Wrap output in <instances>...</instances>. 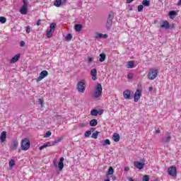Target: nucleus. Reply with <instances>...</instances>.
<instances>
[{
	"mask_svg": "<svg viewBox=\"0 0 181 181\" xmlns=\"http://www.w3.org/2000/svg\"><path fill=\"white\" fill-rule=\"evenodd\" d=\"M101 94H103V86L101 83H98L95 86L93 97V98H100V97H101Z\"/></svg>",
	"mask_w": 181,
	"mask_h": 181,
	"instance_id": "1",
	"label": "nucleus"
},
{
	"mask_svg": "<svg viewBox=\"0 0 181 181\" xmlns=\"http://www.w3.org/2000/svg\"><path fill=\"white\" fill-rule=\"evenodd\" d=\"M62 139H63V137H59L54 141H47L45 143L43 146H41L39 148V149L40 151H42V149H45V148H48L49 146H54L56 144H59V142H61Z\"/></svg>",
	"mask_w": 181,
	"mask_h": 181,
	"instance_id": "2",
	"label": "nucleus"
},
{
	"mask_svg": "<svg viewBox=\"0 0 181 181\" xmlns=\"http://www.w3.org/2000/svg\"><path fill=\"white\" fill-rule=\"evenodd\" d=\"M159 74V71L155 68H151L148 70L147 78L148 80H155L158 77V74Z\"/></svg>",
	"mask_w": 181,
	"mask_h": 181,
	"instance_id": "3",
	"label": "nucleus"
},
{
	"mask_svg": "<svg viewBox=\"0 0 181 181\" xmlns=\"http://www.w3.org/2000/svg\"><path fill=\"white\" fill-rule=\"evenodd\" d=\"M86 81L82 79L79 81H78L76 84V88L78 93H81V94L84 93L86 91Z\"/></svg>",
	"mask_w": 181,
	"mask_h": 181,
	"instance_id": "4",
	"label": "nucleus"
},
{
	"mask_svg": "<svg viewBox=\"0 0 181 181\" xmlns=\"http://www.w3.org/2000/svg\"><path fill=\"white\" fill-rule=\"evenodd\" d=\"M30 148V141L28 139H24L21 142L22 151H28Z\"/></svg>",
	"mask_w": 181,
	"mask_h": 181,
	"instance_id": "5",
	"label": "nucleus"
},
{
	"mask_svg": "<svg viewBox=\"0 0 181 181\" xmlns=\"http://www.w3.org/2000/svg\"><path fill=\"white\" fill-rule=\"evenodd\" d=\"M168 173L169 176H172L173 177H176L177 176V171L176 170V167L171 166L168 168Z\"/></svg>",
	"mask_w": 181,
	"mask_h": 181,
	"instance_id": "6",
	"label": "nucleus"
},
{
	"mask_svg": "<svg viewBox=\"0 0 181 181\" xmlns=\"http://www.w3.org/2000/svg\"><path fill=\"white\" fill-rule=\"evenodd\" d=\"M47 76H49V72H47V71H41L39 77H37V78H36L37 83L42 81L43 80V78H45V77H47Z\"/></svg>",
	"mask_w": 181,
	"mask_h": 181,
	"instance_id": "7",
	"label": "nucleus"
},
{
	"mask_svg": "<svg viewBox=\"0 0 181 181\" xmlns=\"http://www.w3.org/2000/svg\"><path fill=\"white\" fill-rule=\"evenodd\" d=\"M142 96V92L137 89L134 95V103H138Z\"/></svg>",
	"mask_w": 181,
	"mask_h": 181,
	"instance_id": "8",
	"label": "nucleus"
},
{
	"mask_svg": "<svg viewBox=\"0 0 181 181\" xmlns=\"http://www.w3.org/2000/svg\"><path fill=\"white\" fill-rule=\"evenodd\" d=\"M111 26H112V16H111V14H110L108 16L107 21L106 23V28H107V30H110V29H111Z\"/></svg>",
	"mask_w": 181,
	"mask_h": 181,
	"instance_id": "9",
	"label": "nucleus"
},
{
	"mask_svg": "<svg viewBox=\"0 0 181 181\" xmlns=\"http://www.w3.org/2000/svg\"><path fill=\"white\" fill-rule=\"evenodd\" d=\"M108 35L107 34H101L100 33H96L95 34V39H107Z\"/></svg>",
	"mask_w": 181,
	"mask_h": 181,
	"instance_id": "10",
	"label": "nucleus"
},
{
	"mask_svg": "<svg viewBox=\"0 0 181 181\" xmlns=\"http://www.w3.org/2000/svg\"><path fill=\"white\" fill-rule=\"evenodd\" d=\"M170 26L168 21H163L160 25V29H169Z\"/></svg>",
	"mask_w": 181,
	"mask_h": 181,
	"instance_id": "11",
	"label": "nucleus"
},
{
	"mask_svg": "<svg viewBox=\"0 0 181 181\" xmlns=\"http://www.w3.org/2000/svg\"><path fill=\"white\" fill-rule=\"evenodd\" d=\"M171 136L170 133H166L165 138L161 139V142L163 144H168V142H170Z\"/></svg>",
	"mask_w": 181,
	"mask_h": 181,
	"instance_id": "12",
	"label": "nucleus"
},
{
	"mask_svg": "<svg viewBox=\"0 0 181 181\" xmlns=\"http://www.w3.org/2000/svg\"><path fill=\"white\" fill-rule=\"evenodd\" d=\"M123 97L125 100H130L131 99V90H125L123 92Z\"/></svg>",
	"mask_w": 181,
	"mask_h": 181,
	"instance_id": "13",
	"label": "nucleus"
},
{
	"mask_svg": "<svg viewBox=\"0 0 181 181\" xmlns=\"http://www.w3.org/2000/svg\"><path fill=\"white\" fill-rule=\"evenodd\" d=\"M21 15H26L28 13V4H23L20 9Z\"/></svg>",
	"mask_w": 181,
	"mask_h": 181,
	"instance_id": "14",
	"label": "nucleus"
},
{
	"mask_svg": "<svg viewBox=\"0 0 181 181\" xmlns=\"http://www.w3.org/2000/svg\"><path fill=\"white\" fill-rule=\"evenodd\" d=\"M90 76H91L92 80H93V81H95V80H97V69H91Z\"/></svg>",
	"mask_w": 181,
	"mask_h": 181,
	"instance_id": "15",
	"label": "nucleus"
},
{
	"mask_svg": "<svg viewBox=\"0 0 181 181\" xmlns=\"http://www.w3.org/2000/svg\"><path fill=\"white\" fill-rule=\"evenodd\" d=\"M63 162H64V158L62 157L59 159V162L58 163V168L59 170H63V168H64V163Z\"/></svg>",
	"mask_w": 181,
	"mask_h": 181,
	"instance_id": "16",
	"label": "nucleus"
},
{
	"mask_svg": "<svg viewBox=\"0 0 181 181\" xmlns=\"http://www.w3.org/2000/svg\"><path fill=\"white\" fill-rule=\"evenodd\" d=\"M100 144L102 146H107V145H111V141L110 139H107L100 141Z\"/></svg>",
	"mask_w": 181,
	"mask_h": 181,
	"instance_id": "17",
	"label": "nucleus"
},
{
	"mask_svg": "<svg viewBox=\"0 0 181 181\" xmlns=\"http://www.w3.org/2000/svg\"><path fill=\"white\" fill-rule=\"evenodd\" d=\"M134 165L137 169H144V163H139V161H134Z\"/></svg>",
	"mask_w": 181,
	"mask_h": 181,
	"instance_id": "18",
	"label": "nucleus"
},
{
	"mask_svg": "<svg viewBox=\"0 0 181 181\" xmlns=\"http://www.w3.org/2000/svg\"><path fill=\"white\" fill-rule=\"evenodd\" d=\"M21 58V55L19 54L15 55L10 61V63L13 64V63H16V62H18V60H19V59Z\"/></svg>",
	"mask_w": 181,
	"mask_h": 181,
	"instance_id": "19",
	"label": "nucleus"
},
{
	"mask_svg": "<svg viewBox=\"0 0 181 181\" xmlns=\"http://www.w3.org/2000/svg\"><path fill=\"white\" fill-rule=\"evenodd\" d=\"M101 115L103 114V110H101L100 112L97 111V110L94 109L90 111V115H93V117H97V115Z\"/></svg>",
	"mask_w": 181,
	"mask_h": 181,
	"instance_id": "20",
	"label": "nucleus"
},
{
	"mask_svg": "<svg viewBox=\"0 0 181 181\" xmlns=\"http://www.w3.org/2000/svg\"><path fill=\"white\" fill-rule=\"evenodd\" d=\"M135 67V62L134 61L127 62V69H134Z\"/></svg>",
	"mask_w": 181,
	"mask_h": 181,
	"instance_id": "21",
	"label": "nucleus"
},
{
	"mask_svg": "<svg viewBox=\"0 0 181 181\" xmlns=\"http://www.w3.org/2000/svg\"><path fill=\"white\" fill-rule=\"evenodd\" d=\"M19 146V143L18 141H14L11 144V149L13 151H16L18 149V146Z\"/></svg>",
	"mask_w": 181,
	"mask_h": 181,
	"instance_id": "22",
	"label": "nucleus"
},
{
	"mask_svg": "<svg viewBox=\"0 0 181 181\" xmlns=\"http://www.w3.org/2000/svg\"><path fill=\"white\" fill-rule=\"evenodd\" d=\"M119 134L118 133H115L112 136V139L115 141V142H119Z\"/></svg>",
	"mask_w": 181,
	"mask_h": 181,
	"instance_id": "23",
	"label": "nucleus"
},
{
	"mask_svg": "<svg viewBox=\"0 0 181 181\" xmlns=\"http://www.w3.org/2000/svg\"><path fill=\"white\" fill-rule=\"evenodd\" d=\"M6 139V132H1L0 140L1 142H5Z\"/></svg>",
	"mask_w": 181,
	"mask_h": 181,
	"instance_id": "24",
	"label": "nucleus"
},
{
	"mask_svg": "<svg viewBox=\"0 0 181 181\" xmlns=\"http://www.w3.org/2000/svg\"><path fill=\"white\" fill-rule=\"evenodd\" d=\"M98 124V122L95 119H93L90 122V127H96Z\"/></svg>",
	"mask_w": 181,
	"mask_h": 181,
	"instance_id": "25",
	"label": "nucleus"
},
{
	"mask_svg": "<svg viewBox=\"0 0 181 181\" xmlns=\"http://www.w3.org/2000/svg\"><path fill=\"white\" fill-rule=\"evenodd\" d=\"M176 16V11H171L169 13V17L170 19H173Z\"/></svg>",
	"mask_w": 181,
	"mask_h": 181,
	"instance_id": "26",
	"label": "nucleus"
},
{
	"mask_svg": "<svg viewBox=\"0 0 181 181\" xmlns=\"http://www.w3.org/2000/svg\"><path fill=\"white\" fill-rule=\"evenodd\" d=\"M54 5V6H57V8L60 7V5H62V0H55Z\"/></svg>",
	"mask_w": 181,
	"mask_h": 181,
	"instance_id": "27",
	"label": "nucleus"
},
{
	"mask_svg": "<svg viewBox=\"0 0 181 181\" xmlns=\"http://www.w3.org/2000/svg\"><path fill=\"white\" fill-rule=\"evenodd\" d=\"M54 33V31H53L52 30H49L47 32V37L48 38L52 37V36H53V33Z\"/></svg>",
	"mask_w": 181,
	"mask_h": 181,
	"instance_id": "28",
	"label": "nucleus"
},
{
	"mask_svg": "<svg viewBox=\"0 0 181 181\" xmlns=\"http://www.w3.org/2000/svg\"><path fill=\"white\" fill-rule=\"evenodd\" d=\"M142 5L144 6H149V5H151V1H149L148 0H144L142 1Z\"/></svg>",
	"mask_w": 181,
	"mask_h": 181,
	"instance_id": "29",
	"label": "nucleus"
},
{
	"mask_svg": "<svg viewBox=\"0 0 181 181\" xmlns=\"http://www.w3.org/2000/svg\"><path fill=\"white\" fill-rule=\"evenodd\" d=\"M105 60V54H100L99 62H100V63H103V62H104Z\"/></svg>",
	"mask_w": 181,
	"mask_h": 181,
	"instance_id": "30",
	"label": "nucleus"
},
{
	"mask_svg": "<svg viewBox=\"0 0 181 181\" xmlns=\"http://www.w3.org/2000/svg\"><path fill=\"white\" fill-rule=\"evenodd\" d=\"M81 28H82L81 25H80V24H76V25H75V30H76V32H80V30H81Z\"/></svg>",
	"mask_w": 181,
	"mask_h": 181,
	"instance_id": "31",
	"label": "nucleus"
},
{
	"mask_svg": "<svg viewBox=\"0 0 181 181\" xmlns=\"http://www.w3.org/2000/svg\"><path fill=\"white\" fill-rule=\"evenodd\" d=\"M98 134H100V132H95L92 134L91 138H93V139H97V138L98 137Z\"/></svg>",
	"mask_w": 181,
	"mask_h": 181,
	"instance_id": "32",
	"label": "nucleus"
},
{
	"mask_svg": "<svg viewBox=\"0 0 181 181\" xmlns=\"http://www.w3.org/2000/svg\"><path fill=\"white\" fill-rule=\"evenodd\" d=\"M66 40H67L68 42H70V40H71V39H73V36L71 35V34H68L66 37H65Z\"/></svg>",
	"mask_w": 181,
	"mask_h": 181,
	"instance_id": "33",
	"label": "nucleus"
},
{
	"mask_svg": "<svg viewBox=\"0 0 181 181\" xmlns=\"http://www.w3.org/2000/svg\"><path fill=\"white\" fill-rule=\"evenodd\" d=\"M107 173H108V175H113L114 174V169L112 168V167L109 168Z\"/></svg>",
	"mask_w": 181,
	"mask_h": 181,
	"instance_id": "34",
	"label": "nucleus"
},
{
	"mask_svg": "<svg viewBox=\"0 0 181 181\" xmlns=\"http://www.w3.org/2000/svg\"><path fill=\"white\" fill-rule=\"evenodd\" d=\"M56 28V23H52L51 25H50V30H53L54 32V29Z\"/></svg>",
	"mask_w": 181,
	"mask_h": 181,
	"instance_id": "35",
	"label": "nucleus"
},
{
	"mask_svg": "<svg viewBox=\"0 0 181 181\" xmlns=\"http://www.w3.org/2000/svg\"><path fill=\"white\" fill-rule=\"evenodd\" d=\"M0 23H6V18L5 17H0Z\"/></svg>",
	"mask_w": 181,
	"mask_h": 181,
	"instance_id": "36",
	"label": "nucleus"
},
{
	"mask_svg": "<svg viewBox=\"0 0 181 181\" xmlns=\"http://www.w3.org/2000/svg\"><path fill=\"white\" fill-rule=\"evenodd\" d=\"M138 12H142L144 11V6L143 5H139L137 8Z\"/></svg>",
	"mask_w": 181,
	"mask_h": 181,
	"instance_id": "37",
	"label": "nucleus"
},
{
	"mask_svg": "<svg viewBox=\"0 0 181 181\" xmlns=\"http://www.w3.org/2000/svg\"><path fill=\"white\" fill-rule=\"evenodd\" d=\"M85 137L86 138H88V136H90V135H91V131H86V132H85Z\"/></svg>",
	"mask_w": 181,
	"mask_h": 181,
	"instance_id": "38",
	"label": "nucleus"
},
{
	"mask_svg": "<svg viewBox=\"0 0 181 181\" xmlns=\"http://www.w3.org/2000/svg\"><path fill=\"white\" fill-rule=\"evenodd\" d=\"M142 181H149V175H144Z\"/></svg>",
	"mask_w": 181,
	"mask_h": 181,
	"instance_id": "39",
	"label": "nucleus"
},
{
	"mask_svg": "<svg viewBox=\"0 0 181 181\" xmlns=\"http://www.w3.org/2000/svg\"><path fill=\"white\" fill-rule=\"evenodd\" d=\"M13 166H15V160H10V162H9V167H10V168H13Z\"/></svg>",
	"mask_w": 181,
	"mask_h": 181,
	"instance_id": "40",
	"label": "nucleus"
},
{
	"mask_svg": "<svg viewBox=\"0 0 181 181\" xmlns=\"http://www.w3.org/2000/svg\"><path fill=\"white\" fill-rule=\"evenodd\" d=\"M52 135V132H47L45 135V138H49V136H50Z\"/></svg>",
	"mask_w": 181,
	"mask_h": 181,
	"instance_id": "41",
	"label": "nucleus"
},
{
	"mask_svg": "<svg viewBox=\"0 0 181 181\" xmlns=\"http://www.w3.org/2000/svg\"><path fill=\"white\" fill-rule=\"evenodd\" d=\"M133 77H134V74H128V76H127V78H129V79H132V78H133Z\"/></svg>",
	"mask_w": 181,
	"mask_h": 181,
	"instance_id": "42",
	"label": "nucleus"
},
{
	"mask_svg": "<svg viewBox=\"0 0 181 181\" xmlns=\"http://www.w3.org/2000/svg\"><path fill=\"white\" fill-rule=\"evenodd\" d=\"M26 32H27V33H30V26L26 27Z\"/></svg>",
	"mask_w": 181,
	"mask_h": 181,
	"instance_id": "43",
	"label": "nucleus"
},
{
	"mask_svg": "<svg viewBox=\"0 0 181 181\" xmlns=\"http://www.w3.org/2000/svg\"><path fill=\"white\" fill-rule=\"evenodd\" d=\"M38 103H39V104L41 105V107H43V100L42 99H39Z\"/></svg>",
	"mask_w": 181,
	"mask_h": 181,
	"instance_id": "44",
	"label": "nucleus"
},
{
	"mask_svg": "<svg viewBox=\"0 0 181 181\" xmlns=\"http://www.w3.org/2000/svg\"><path fill=\"white\" fill-rule=\"evenodd\" d=\"M88 63H91V62H93V58L88 57Z\"/></svg>",
	"mask_w": 181,
	"mask_h": 181,
	"instance_id": "45",
	"label": "nucleus"
},
{
	"mask_svg": "<svg viewBox=\"0 0 181 181\" xmlns=\"http://www.w3.org/2000/svg\"><path fill=\"white\" fill-rule=\"evenodd\" d=\"M23 46H25V42L21 41V47H23Z\"/></svg>",
	"mask_w": 181,
	"mask_h": 181,
	"instance_id": "46",
	"label": "nucleus"
},
{
	"mask_svg": "<svg viewBox=\"0 0 181 181\" xmlns=\"http://www.w3.org/2000/svg\"><path fill=\"white\" fill-rule=\"evenodd\" d=\"M40 22H42V20H38L37 22V25L40 26Z\"/></svg>",
	"mask_w": 181,
	"mask_h": 181,
	"instance_id": "47",
	"label": "nucleus"
},
{
	"mask_svg": "<svg viewBox=\"0 0 181 181\" xmlns=\"http://www.w3.org/2000/svg\"><path fill=\"white\" fill-rule=\"evenodd\" d=\"M23 4L24 5H28V1L26 0H23Z\"/></svg>",
	"mask_w": 181,
	"mask_h": 181,
	"instance_id": "48",
	"label": "nucleus"
},
{
	"mask_svg": "<svg viewBox=\"0 0 181 181\" xmlns=\"http://www.w3.org/2000/svg\"><path fill=\"white\" fill-rule=\"evenodd\" d=\"M125 172H128L129 170V167H124Z\"/></svg>",
	"mask_w": 181,
	"mask_h": 181,
	"instance_id": "49",
	"label": "nucleus"
},
{
	"mask_svg": "<svg viewBox=\"0 0 181 181\" xmlns=\"http://www.w3.org/2000/svg\"><path fill=\"white\" fill-rule=\"evenodd\" d=\"M134 0H127V4H131Z\"/></svg>",
	"mask_w": 181,
	"mask_h": 181,
	"instance_id": "50",
	"label": "nucleus"
},
{
	"mask_svg": "<svg viewBox=\"0 0 181 181\" xmlns=\"http://www.w3.org/2000/svg\"><path fill=\"white\" fill-rule=\"evenodd\" d=\"M177 5H178V6H181V0H180V1L177 2Z\"/></svg>",
	"mask_w": 181,
	"mask_h": 181,
	"instance_id": "51",
	"label": "nucleus"
},
{
	"mask_svg": "<svg viewBox=\"0 0 181 181\" xmlns=\"http://www.w3.org/2000/svg\"><path fill=\"white\" fill-rule=\"evenodd\" d=\"M156 134H160V130H159V129L156 130Z\"/></svg>",
	"mask_w": 181,
	"mask_h": 181,
	"instance_id": "52",
	"label": "nucleus"
},
{
	"mask_svg": "<svg viewBox=\"0 0 181 181\" xmlns=\"http://www.w3.org/2000/svg\"><path fill=\"white\" fill-rule=\"evenodd\" d=\"M148 90L149 91L152 92V90H153V88L152 87H149Z\"/></svg>",
	"mask_w": 181,
	"mask_h": 181,
	"instance_id": "53",
	"label": "nucleus"
},
{
	"mask_svg": "<svg viewBox=\"0 0 181 181\" xmlns=\"http://www.w3.org/2000/svg\"><path fill=\"white\" fill-rule=\"evenodd\" d=\"M53 163H54V166H57V163H56L55 161H54Z\"/></svg>",
	"mask_w": 181,
	"mask_h": 181,
	"instance_id": "54",
	"label": "nucleus"
},
{
	"mask_svg": "<svg viewBox=\"0 0 181 181\" xmlns=\"http://www.w3.org/2000/svg\"><path fill=\"white\" fill-rule=\"evenodd\" d=\"M129 181H134V180L132 178H129Z\"/></svg>",
	"mask_w": 181,
	"mask_h": 181,
	"instance_id": "55",
	"label": "nucleus"
},
{
	"mask_svg": "<svg viewBox=\"0 0 181 181\" xmlns=\"http://www.w3.org/2000/svg\"><path fill=\"white\" fill-rule=\"evenodd\" d=\"M105 181H110V180L107 179V180H105Z\"/></svg>",
	"mask_w": 181,
	"mask_h": 181,
	"instance_id": "56",
	"label": "nucleus"
}]
</instances>
